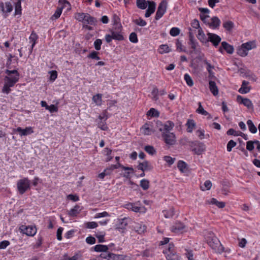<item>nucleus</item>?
Instances as JSON below:
<instances>
[{
    "label": "nucleus",
    "instance_id": "72a5a7b5",
    "mask_svg": "<svg viewBox=\"0 0 260 260\" xmlns=\"http://www.w3.org/2000/svg\"><path fill=\"white\" fill-rule=\"evenodd\" d=\"M21 0H17L15 4V15H21Z\"/></svg>",
    "mask_w": 260,
    "mask_h": 260
},
{
    "label": "nucleus",
    "instance_id": "aec40b11",
    "mask_svg": "<svg viewBox=\"0 0 260 260\" xmlns=\"http://www.w3.org/2000/svg\"><path fill=\"white\" fill-rule=\"evenodd\" d=\"M150 124L146 123L141 128V131L145 135H150L152 133H154V131L150 126Z\"/></svg>",
    "mask_w": 260,
    "mask_h": 260
},
{
    "label": "nucleus",
    "instance_id": "ea45409f",
    "mask_svg": "<svg viewBox=\"0 0 260 260\" xmlns=\"http://www.w3.org/2000/svg\"><path fill=\"white\" fill-rule=\"evenodd\" d=\"M158 51L160 54L169 53L171 51V49L167 45H161L159 47Z\"/></svg>",
    "mask_w": 260,
    "mask_h": 260
},
{
    "label": "nucleus",
    "instance_id": "69168bd1",
    "mask_svg": "<svg viewBox=\"0 0 260 260\" xmlns=\"http://www.w3.org/2000/svg\"><path fill=\"white\" fill-rule=\"evenodd\" d=\"M50 74V80L53 82L57 77V72L56 71H51L49 72Z\"/></svg>",
    "mask_w": 260,
    "mask_h": 260
},
{
    "label": "nucleus",
    "instance_id": "6e6552de",
    "mask_svg": "<svg viewBox=\"0 0 260 260\" xmlns=\"http://www.w3.org/2000/svg\"><path fill=\"white\" fill-rule=\"evenodd\" d=\"M167 2L165 0L162 1L159 4L155 14V19L156 20L160 19L167 10Z\"/></svg>",
    "mask_w": 260,
    "mask_h": 260
},
{
    "label": "nucleus",
    "instance_id": "f03ea898",
    "mask_svg": "<svg viewBox=\"0 0 260 260\" xmlns=\"http://www.w3.org/2000/svg\"><path fill=\"white\" fill-rule=\"evenodd\" d=\"M18 191L20 194H24L27 190L30 189V182L28 178H23L17 182Z\"/></svg>",
    "mask_w": 260,
    "mask_h": 260
},
{
    "label": "nucleus",
    "instance_id": "a878e982",
    "mask_svg": "<svg viewBox=\"0 0 260 260\" xmlns=\"http://www.w3.org/2000/svg\"><path fill=\"white\" fill-rule=\"evenodd\" d=\"M245 107L247 108V111L249 113H252L254 111V106L251 100L245 98Z\"/></svg>",
    "mask_w": 260,
    "mask_h": 260
},
{
    "label": "nucleus",
    "instance_id": "c85d7f7f",
    "mask_svg": "<svg viewBox=\"0 0 260 260\" xmlns=\"http://www.w3.org/2000/svg\"><path fill=\"white\" fill-rule=\"evenodd\" d=\"M203 62L207 66L206 69L209 73V77L213 76L214 73L212 71V69H214V66L211 65L207 59L204 60Z\"/></svg>",
    "mask_w": 260,
    "mask_h": 260
},
{
    "label": "nucleus",
    "instance_id": "4be33fe9",
    "mask_svg": "<svg viewBox=\"0 0 260 260\" xmlns=\"http://www.w3.org/2000/svg\"><path fill=\"white\" fill-rule=\"evenodd\" d=\"M152 167L148 161L140 162L138 166V169L144 172L147 170H151Z\"/></svg>",
    "mask_w": 260,
    "mask_h": 260
},
{
    "label": "nucleus",
    "instance_id": "a19ab883",
    "mask_svg": "<svg viewBox=\"0 0 260 260\" xmlns=\"http://www.w3.org/2000/svg\"><path fill=\"white\" fill-rule=\"evenodd\" d=\"M210 203L213 205H215L219 208H223L225 206L224 202H219L215 198H212L210 200Z\"/></svg>",
    "mask_w": 260,
    "mask_h": 260
},
{
    "label": "nucleus",
    "instance_id": "423d86ee",
    "mask_svg": "<svg viewBox=\"0 0 260 260\" xmlns=\"http://www.w3.org/2000/svg\"><path fill=\"white\" fill-rule=\"evenodd\" d=\"M129 221L130 219L128 217L117 219L115 229L121 233H125L126 228Z\"/></svg>",
    "mask_w": 260,
    "mask_h": 260
},
{
    "label": "nucleus",
    "instance_id": "b1692460",
    "mask_svg": "<svg viewBox=\"0 0 260 260\" xmlns=\"http://www.w3.org/2000/svg\"><path fill=\"white\" fill-rule=\"evenodd\" d=\"M81 211V207L78 205H76L68 212V215L70 217L76 216Z\"/></svg>",
    "mask_w": 260,
    "mask_h": 260
},
{
    "label": "nucleus",
    "instance_id": "393cba45",
    "mask_svg": "<svg viewBox=\"0 0 260 260\" xmlns=\"http://www.w3.org/2000/svg\"><path fill=\"white\" fill-rule=\"evenodd\" d=\"M119 168H121L123 170H125V171H133V168L132 167L124 166L122 165L121 164H120L119 162H118L116 165H112L111 166V167L109 169H108V170L109 171V172H111L114 169H116Z\"/></svg>",
    "mask_w": 260,
    "mask_h": 260
},
{
    "label": "nucleus",
    "instance_id": "774afa93",
    "mask_svg": "<svg viewBox=\"0 0 260 260\" xmlns=\"http://www.w3.org/2000/svg\"><path fill=\"white\" fill-rule=\"evenodd\" d=\"M98 226V223L94 221L88 222L85 223V227L88 229H94Z\"/></svg>",
    "mask_w": 260,
    "mask_h": 260
},
{
    "label": "nucleus",
    "instance_id": "8fccbe9b",
    "mask_svg": "<svg viewBox=\"0 0 260 260\" xmlns=\"http://www.w3.org/2000/svg\"><path fill=\"white\" fill-rule=\"evenodd\" d=\"M86 14L87 13H78L76 14V19L78 21L83 23L84 21H85V19L86 18Z\"/></svg>",
    "mask_w": 260,
    "mask_h": 260
},
{
    "label": "nucleus",
    "instance_id": "f8f14e48",
    "mask_svg": "<svg viewBox=\"0 0 260 260\" xmlns=\"http://www.w3.org/2000/svg\"><path fill=\"white\" fill-rule=\"evenodd\" d=\"M185 226L181 222H177L171 227V231L176 234L182 233Z\"/></svg>",
    "mask_w": 260,
    "mask_h": 260
},
{
    "label": "nucleus",
    "instance_id": "2f4dec72",
    "mask_svg": "<svg viewBox=\"0 0 260 260\" xmlns=\"http://www.w3.org/2000/svg\"><path fill=\"white\" fill-rule=\"evenodd\" d=\"M247 125L248 126V128L249 131L252 133V134H255L257 131V128L255 126V125L254 124L252 120H248L247 121Z\"/></svg>",
    "mask_w": 260,
    "mask_h": 260
},
{
    "label": "nucleus",
    "instance_id": "7ed1b4c3",
    "mask_svg": "<svg viewBox=\"0 0 260 260\" xmlns=\"http://www.w3.org/2000/svg\"><path fill=\"white\" fill-rule=\"evenodd\" d=\"M208 244L217 253H221L224 251L223 246L215 236L212 237L208 241Z\"/></svg>",
    "mask_w": 260,
    "mask_h": 260
},
{
    "label": "nucleus",
    "instance_id": "f704fd0d",
    "mask_svg": "<svg viewBox=\"0 0 260 260\" xmlns=\"http://www.w3.org/2000/svg\"><path fill=\"white\" fill-rule=\"evenodd\" d=\"M92 101L97 106H101L102 104V94L98 93L93 95Z\"/></svg>",
    "mask_w": 260,
    "mask_h": 260
},
{
    "label": "nucleus",
    "instance_id": "9b49d317",
    "mask_svg": "<svg viewBox=\"0 0 260 260\" xmlns=\"http://www.w3.org/2000/svg\"><path fill=\"white\" fill-rule=\"evenodd\" d=\"M207 36L208 42H211L215 47H217L221 40V38L215 34L208 32Z\"/></svg>",
    "mask_w": 260,
    "mask_h": 260
},
{
    "label": "nucleus",
    "instance_id": "de8ad7c7",
    "mask_svg": "<svg viewBox=\"0 0 260 260\" xmlns=\"http://www.w3.org/2000/svg\"><path fill=\"white\" fill-rule=\"evenodd\" d=\"M145 151L148 154L152 155L156 153V150L154 148L150 145H147L144 147Z\"/></svg>",
    "mask_w": 260,
    "mask_h": 260
},
{
    "label": "nucleus",
    "instance_id": "412c9836",
    "mask_svg": "<svg viewBox=\"0 0 260 260\" xmlns=\"http://www.w3.org/2000/svg\"><path fill=\"white\" fill-rule=\"evenodd\" d=\"M23 230L24 234H26L28 236H34L37 233V229L36 226H25Z\"/></svg>",
    "mask_w": 260,
    "mask_h": 260
},
{
    "label": "nucleus",
    "instance_id": "6ab92c4d",
    "mask_svg": "<svg viewBox=\"0 0 260 260\" xmlns=\"http://www.w3.org/2000/svg\"><path fill=\"white\" fill-rule=\"evenodd\" d=\"M149 4L148 8L145 14V17H149L153 14L155 10V3L154 2L148 1Z\"/></svg>",
    "mask_w": 260,
    "mask_h": 260
},
{
    "label": "nucleus",
    "instance_id": "0eeeda50",
    "mask_svg": "<svg viewBox=\"0 0 260 260\" xmlns=\"http://www.w3.org/2000/svg\"><path fill=\"white\" fill-rule=\"evenodd\" d=\"M162 140L167 145L172 146L176 142V136L174 133L166 132L161 133Z\"/></svg>",
    "mask_w": 260,
    "mask_h": 260
},
{
    "label": "nucleus",
    "instance_id": "3c124183",
    "mask_svg": "<svg viewBox=\"0 0 260 260\" xmlns=\"http://www.w3.org/2000/svg\"><path fill=\"white\" fill-rule=\"evenodd\" d=\"M184 79L188 86L190 87L193 86V82L189 74H185L184 76Z\"/></svg>",
    "mask_w": 260,
    "mask_h": 260
},
{
    "label": "nucleus",
    "instance_id": "c756f323",
    "mask_svg": "<svg viewBox=\"0 0 260 260\" xmlns=\"http://www.w3.org/2000/svg\"><path fill=\"white\" fill-rule=\"evenodd\" d=\"M38 38V35L34 31H32L29 37L30 43H31L32 48H34L37 44Z\"/></svg>",
    "mask_w": 260,
    "mask_h": 260
},
{
    "label": "nucleus",
    "instance_id": "7c9ffc66",
    "mask_svg": "<svg viewBox=\"0 0 260 260\" xmlns=\"http://www.w3.org/2000/svg\"><path fill=\"white\" fill-rule=\"evenodd\" d=\"M189 44L190 45L191 49L195 51L197 49V47L198 46V43L196 41L193 36L191 34L189 35Z\"/></svg>",
    "mask_w": 260,
    "mask_h": 260
},
{
    "label": "nucleus",
    "instance_id": "052dcab7",
    "mask_svg": "<svg viewBox=\"0 0 260 260\" xmlns=\"http://www.w3.org/2000/svg\"><path fill=\"white\" fill-rule=\"evenodd\" d=\"M212 186V183L210 180H206L203 186H201L203 190H209Z\"/></svg>",
    "mask_w": 260,
    "mask_h": 260
},
{
    "label": "nucleus",
    "instance_id": "5fc2aeb1",
    "mask_svg": "<svg viewBox=\"0 0 260 260\" xmlns=\"http://www.w3.org/2000/svg\"><path fill=\"white\" fill-rule=\"evenodd\" d=\"M135 228L137 229L136 231L139 233H142L146 231L147 226L144 224H141L138 223L136 226Z\"/></svg>",
    "mask_w": 260,
    "mask_h": 260
},
{
    "label": "nucleus",
    "instance_id": "473e14b6",
    "mask_svg": "<svg viewBox=\"0 0 260 260\" xmlns=\"http://www.w3.org/2000/svg\"><path fill=\"white\" fill-rule=\"evenodd\" d=\"M124 207L128 209L131 210L135 212H139L140 210V207L136 206L134 203H129L124 205Z\"/></svg>",
    "mask_w": 260,
    "mask_h": 260
},
{
    "label": "nucleus",
    "instance_id": "4468645a",
    "mask_svg": "<svg viewBox=\"0 0 260 260\" xmlns=\"http://www.w3.org/2000/svg\"><path fill=\"white\" fill-rule=\"evenodd\" d=\"M108 260H129V257L123 254H117L108 253Z\"/></svg>",
    "mask_w": 260,
    "mask_h": 260
},
{
    "label": "nucleus",
    "instance_id": "37998d69",
    "mask_svg": "<svg viewBox=\"0 0 260 260\" xmlns=\"http://www.w3.org/2000/svg\"><path fill=\"white\" fill-rule=\"evenodd\" d=\"M223 27L230 31L234 27V23L231 21H226L223 23Z\"/></svg>",
    "mask_w": 260,
    "mask_h": 260
},
{
    "label": "nucleus",
    "instance_id": "338daca9",
    "mask_svg": "<svg viewBox=\"0 0 260 260\" xmlns=\"http://www.w3.org/2000/svg\"><path fill=\"white\" fill-rule=\"evenodd\" d=\"M102 44V41L101 39H96L94 42V47L96 50H100L101 48V45Z\"/></svg>",
    "mask_w": 260,
    "mask_h": 260
},
{
    "label": "nucleus",
    "instance_id": "13d9d810",
    "mask_svg": "<svg viewBox=\"0 0 260 260\" xmlns=\"http://www.w3.org/2000/svg\"><path fill=\"white\" fill-rule=\"evenodd\" d=\"M180 30L179 28L174 27H172L170 30V34L171 36L173 37H176L179 35L180 34Z\"/></svg>",
    "mask_w": 260,
    "mask_h": 260
},
{
    "label": "nucleus",
    "instance_id": "58836bf2",
    "mask_svg": "<svg viewBox=\"0 0 260 260\" xmlns=\"http://www.w3.org/2000/svg\"><path fill=\"white\" fill-rule=\"evenodd\" d=\"M166 257L167 260H177V256L175 252L173 251L171 252H165Z\"/></svg>",
    "mask_w": 260,
    "mask_h": 260
},
{
    "label": "nucleus",
    "instance_id": "a18cd8bd",
    "mask_svg": "<svg viewBox=\"0 0 260 260\" xmlns=\"http://www.w3.org/2000/svg\"><path fill=\"white\" fill-rule=\"evenodd\" d=\"M147 115L151 117H158L159 116V113L157 110L152 108L148 111Z\"/></svg>",
    "mask_w": 260,
    "mask_h": 260
},
{
    "label": "nucleus",
    "instance_id": "20e7f679",
    "mask_svg": "<svg viewBox=\"0 0 260 260\" xmlns=\"http://www.w3.org/2000/svg\"><path fill=\"white\" fill-rule=\"evenodd\" d=\"M189 146L192 151L197 155L201 154L202 152L205 150L206 148L205 145L198 141L189 142Z\"/></svg>",
    "mask_w": 260,
    "mask_h": 260
},
{
    "label": "nucleus",
    "instance_id": "1a4fd4ad",
    "mask_svg": "<svg viewBox=\"0 0 260 260\" xmlns=\"http://www.w3.org/2000/svg\"><path fill=\"white\" fill-rule=\"evenodd\" d=\"M0 8L3 12V17L6 18L9 16V13L12 11L13 7L10 2H7L5 3H1Z\"/></svg>",
    "mask_w": 260,
    "mask_h": 260
},
{
    "label": "nucleus",
    "instance_id": "dca6fc26",
    "mask_svg": "<svg viewBox=\"0 0 260 260\" xmlns=\"http://www.w3.org/2000/svg\"><path fill=\"white\" fill-rule=\"evenodd\" d=\"M223 49L225 50L229 54H232L234 52V48L233 46L229 44L226 42H222L221 43V46L219 48V51L222 53Z\"/></svg>",
    "mask_w": 260,
    "mask_h": 260
},
{
    "label": "nucleus",
    "instance_id": "a211bd4d",
    "mask_svg": "<svg viewBox=\"0 0 260 260\" xmlns=\"http://www.w3.org/2000/svg\"><path fill=\"white\" fill-rule=\"evenodd\" d=\"M113 245L114 244L113 243L109 244V245L98 244V245H96L94 247H92V248L94 249V250L96 252H107V251L109 249V247Z\"/></svg>",
    "mask_w": 260,
    "mask_h": 260
},
{
    "label": "nucleus",
    "instance_id": "bf43d9fd",
    "mask_svg": "<svg viewBox=\"0 0 260 260\" xmlns=\"http://www.w3.org/2000/svg\"><path fill=\"white\" fill-rule=\"evenodd\" d=\"M129 41L133 43H137L138 42L137 35L136 32H132L129 36Z\"/></svg>",
    "mask_w": 260,
    "mask_h": 260
},
{
    "label": "nucleus",
    "instance_id": "f3484780",
    "mask_svg": "<svg viewBox=\"0 0 260 260\" xmlns=\"http://www.w3.org/2000/svg\"><path fill=\"white\" fill-rule=\"evenodd\" d=\"M211 22H208V25L212 29L218 28L221 21L216 16L213 17L211 19Z\"/></svg>",
    "mask_w": 260,
    "mask_h": 260
},
{
    "label": "nucleus",
    "instance_id": "603ef678",
    "mask_svg": "<svg viewBox=\"0 0 260 260\" xmlns=\"http://www.w3.org/2000/svg\"><path fill=\"white\" fill-rule=\"evenodd\" d=\"M133 21L134 23L140 26H145L147 24L146 21L141 18L133 20Z\"/></svg>",
    "mask_w": 260,
    "mask_h": 260
},
{
    "label": "nucleus",
    "instance_id": "4c0bfd02",
    "mask_svg": "<svg viewBox=\"0 0 260 260\" xmlns=\"http://www.w3.org/2000/svg\"><path fill=\"white\" fill-rule=\"evenodd\" d=\"M140 186L144 190H146L149 188V181L147 179H143L140 181Z\"/></svg>",
    "mask_w": 260,
    "mask_h": 260
},
{
    "label": "nucleus",
    "instance_id": "ddd939ff",
    "mask_svg": "<svg viewBox=\"0 0 260 260\" xmlns=\"http://www.w3.org/2000/svg\"><path fill=\"white\" fill-rule=\"evenodd\" d=\"M257 42L255 40L249 41L245 43V57L248 55V51L256 48Z\"/></svg>",
    "mask_w": 260,
    "mask_h": 260
},
{
    "label": "nucleus",
    "instance_id": "c03bdc74",
    "mask_svg": "<svg viewBox=\"0 0 260 260\" xmlns=\"http://www.w3.org/2000/svg\"><path fill=\"white\" fill-rule=\"evenodd\" d=\"M226 134L228 135H232V136H241L242 137H243V135H244L242 132H241L240 131H236L235 129H234L233 128L229 129L227 131Z\"/></svg>",
    "mask_w": 260,
    "mask_h": 260
},
{
    "label": "nucleus",
    "instance_id": "79ce46f5",
    "mask_svg": "<svg viewBox=\"0 0 260 260\" xmlns=\"http://www.w3.org/2000/svg\"><path fill=\"white\" fill-rule=\"evenodd\" d=\"M186 124L187 126V132L188 133H192L196 125L194 121L193 120H188Z\"/></svg>",
    "mask_w": 260,
    "mask_h": 260
},
{
    "label": "nucleus",
    "instance_id": "2eb2a0df",
    "mask_svg": "<svg viewBox=\"0 0 260 260\" xmlns=\"http://www.w3.org/2000/svg\"><path fill=\"white\" fill-rule=\"evenodd\" d=\"M14 131L19 133L21 136H27L34 132L31 127H26L25 129H22L21 127L19 126L15 129Z\"/></svg>",
    "mask_w": 260,
    "mask_h": 260
},
{
    "label": "nucleus",
    "instance_id": "5701e85b",
    "mask_svg": "<svg viewBox=\"0 0 260 260\" xmlns=\"http://www.w3.org/2000/svg\"><path fill=\"white\" fill-rule=\"evenodd\" d=\"M97 22L98 21L95 18L90 16L88 13H87L86 18L85 19V21H84L83 23L89 25H96Z\"/></svg>",
    "mask_w": 260,
    "mask_h": 260
},
{
    "label": "nucleus",
    "instance_id": "4d7b16f0",
    "mask_svg": "<svg viewBox=\"0 0 260 260\" xmlns=\"http://www.w3.org/2000/svg\"><path fill=\"white\" fill-rule=\"evenodd\" d=\"M104 151L107 156L106 161L108 162L110 161L113 158V156L111 155L112 150L107 147L105 148Z\"/></svg>",
    "mask_w": 260,
    "mask_h": 260
},
{
    "label": "nucleus",
    "instance_id": "cd10ccee",
    "mask_svg": "<svg viewBox=\"0 0 260 260\" xmlns=\"http://www.w3.org/2000/svg\"><path fill=\"white\" fill-rule=\"evenodd\" d=\"M177 167L181 173H185L187 171V164L183 160L178 161Z\"/></svg>",
    "mask_w": 260,
    "mask_h": 260
},
{
    "label": "nucleus",
    "instance_id": "864d4df0",
    "mask_svg": "<svg viewBox=\"0 0 260 260\" xmlns=\"http://www.w3.org/2000/svg\"><path fill=\"white\" fill-rule=\"evenodd\" d=\"M99 54V52H96L95 51H92L91 53H90L87 55V57L89 58L93 59L99 60V59H100V57L98 55Z\"/></svg>",
    "mask_w": 260,
    "mask_h": 260
},
{
    "label": "nucleus",
    "instance_id": "680f3d73",
    "mask_svg": "<svg viewBox=\"0 0 260 260\" xmlns=\"http://www.w3.org/2000/svg\"><path fill=\"white\" fill-rule=\"evenodd\" d=\"M255 140L248 141L246 142V149L249 151H252L254 148Z\"/></svg>",
    "mask_w": 260,
    "mask_h": 260
},
{
    "label": "nucleus",
    "instance_id": "e433bc0d",
    "mask_svg": "<svg viewBox=\"0 0 260 260\" xmlns=\"http://www.w3.org/2000/svg\"><path fill=\"white\" fill-rule=\"evenodd\" d=\"M162 213L165 218H170L174 216V210L173 208H170L169 209L164 210Z\"/></svg>",
    "mask_w": 260,
    "mask_h": 260
},
{
    "label": "nucleus",
    "instance_id": "9d476101",
    "mask_svg": "<svg viewBox=\"0 0 260 260\" xmlns=\"http://www.w3.org/2000/svg\"><path fill=\"white\" fill-rule=\"evenodd\" d=\"M116 30H111V35L112 36L113 40L117 41H122L124 40V37L122 34V26L120 24V26H117L115 28Z\"/></svg>",
    "mask_w": 260,
    "mask_h": 260
},
{
    "label": "nucleus",
    "instance_id": "bb28decb",
    "mask_svg": "<svg viewBox=\"0 0 260 260\" xmlns=\"http://www.w3.org/2000/svg\"><path fill=\"white\" fill-rule=\"evenodd\" d=\"M209 89L211 93L214 95L216 96L218 94V89L216 86V83L213 81H210L209 83Z\"/></svg>",
    "mask_w": 260,
    "mask_h": 260
},
{
    "label": "nucleus",
    "instance_id": "6e6d98bb",
    "mask_svg": "<svg viewBox=\"0 0 260 260\" xmlns=\"http://www.w3.org/2000/svg\"><path fill=\"white\" fill-rule=\"evenodd\" d=\"M198 105H199V107L197 110V112L198 113L201 114L203 115L206 116V115H208V112H207L206 110H204V109L203 108V107H202V106L201 105V102H199Z\"/></svg>",
    "mask_w": 260,
    "mask_h": 260
},
{
    "label": "nucleus",
    "instance_id": "c9c22d12",
    "mask_svg": "<svg viewBox=\"0 0 260 260\" xmlns=\"http://www.w3.org/2000/svg\"><path fill=\"white\" fill-rule=\"evenodd\" d=\"M245 79L253 82L256 80L255 76L250 71L245 70Z\"/></svg>",
    "mask_w": 260,
    "mask_h": 260
},
{
    "label": "nucleus",
    "instance_id": "39448f33",
    "mask_svg": "<svg viewBox=\"0 0 260 260\" xmlns=\"http://www.w3.org/2000/svg\"><path fill=\"white\" fill-rule=\"evenodd\" d=\"M156 123L157 127H159V125H161V127H159V131L161 132V133L171 132L174 127V122L170 120L167 121L164 124L160 121L157 120Z\"/></svg>",
    "mask_w": 260,
    "mask_h": 260
},
{
    "label": "nucleus",
    "instance_id": "0e129e2a",
    "mask_svg": "<svg viewBox=\"0 0 260 260\" xmlns=\"http://www.w3.org/2000/svg\"><path fill=\"white\" fill-rule=\"evenodd\" d=\"M164 160L166 161L169 165L171 166L174 164L175 158L170 156L166 155L164 156Z\"/></svg>",
    "mask_w": 260,
    "mask_h": 260
},
{
    "label": "nucleus",
    "instance_id": "49530a36",
    "mask_svg": "<svg viewBox=\"0 0 260 260\" xmlns=\"http://www.w3.org/2000/svg\"><path fill=\"white\" fill-rule=\"evenodd\" d=\"M137 7L141 9H145L147 8V3L145 0H137Z\"/></svg>",
    "mask_w": 260,
    "mask_h": 260
},
{
    "label": "nucleus",
    "instance_id": "09e8293b",
    "mask_svg": "<svg viewBox=\"0 0 260 260\" xmlns=\"http://www.w3.org/2000/svg\"><path fill=\"white\" fill-rule=\"evenodd\" d=\"M62 8H57L54 14L51 16V19L52 20H55L58 19L62 13Z\"/></svg>",
    "mask_w": 260,
    "mask_h": 260
},
{
    "label": "nucleus",
    "instance_id": "f257e3e1",
    "mask_svg": "<svg viewBox=\"0 0 260 260\" xmlns=\"http://www.w3.org/2000/svg\"><path fill=\"white\" fill-rule=\"evenodd\" d=\"M5 73L10 77H5V83L10 87H13L15 84L19 81L20 74L17 70H9L8 69L5 71Z\"/></svg>",
    "mask_w": 260,
    "mask_h": 260
},
{
    "label": "nucleus",
    "instance_id": "e2e57ef3",
    "mask_svg": "<svg viewBox=\"0 0 260 260\" xmlns=\"http://www.w3.org/2000/svg\"><path fill=\"white\" fill-rule=\"evenodd\" d=\"M236 142H235L234 140H230L228 143V144H227V146H226V149H227V151L228 152H230L232 151V149L233 147H234L235 146H236Z\"/></svg>",
    "mask_w": 260,
    "mask_h": 260
}]
</instances>
